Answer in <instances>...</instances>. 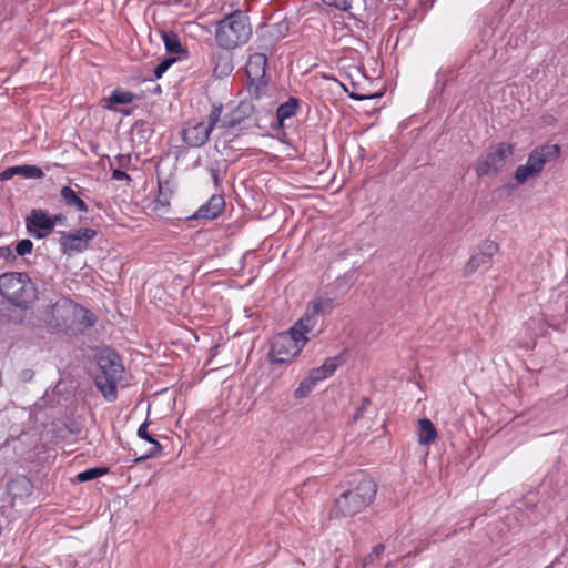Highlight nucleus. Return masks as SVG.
<instances>
[{
	"instance_id": "obj_28",
	"label": "nucleus",
	"mask_w": 568,
	"mask_h": 568,
	"mask_svg": "<svg viewBox=\"0 0 568 568\" xmlns=\"http://www.w3.org/2000/svg\"><path fill=\"white\" fill-rule=\"evenodd\" d=\"M17 174L24 179H42L44 176L43 171L37 165H17Z\"/></svg>"
},
{
	"instance_id": "obj_22",
	"label": "nucleus",
	"mask_w": 568,
	"mask_h": 568,
	"mask_svg": "<svg viewBox=\"0 0 568 568\" xmlns=\"http://www.w3.org/2000/svg\"><path fill=\"white\" fill-rule=\"evenodd\" d=\"M338 366H339L338 357H328L325 359L323 365H321L320 367L313 368L310 373L314 377H316L317 382H320V381L331 377L335 373V371L337 369Z\"/></svg>"
},
{
	"instance_id": "obj_13",
	"label": "nucleus",
	"mask_w": 568,
	"mask_h": 568,
	"mask_svg": "<svg viewBox=\"0 0 568 568\" xmlns=\"http://www.w3.org/2000/svg\"><path fill=\"white\" fill-rule=\"evenodd\" d=\"M26 226L34 237L43 239L53 230V221L47 212L33 209L26 219Z\"/></svg>"
},
{
	"instance_id": "obj_40",
	"label": "nucleus",
	"mask_w": 568,
	"mask_h": 568,
	"mask_svg": "<svg viewBox=\"0 0 568 568\" xmlns=\"http://www.w3.org/2000/svg\"><path fill=\"white\" fill-rule=\"evenodd\" d=\"M212 176H213V180L215 182V184L219 183V175H217V172L215 170H212Z\"/></svg>"
},
{
	"instance_id": "obj_34",
	"label": "nucleus",
	"mask_w": 568,
	"mask_h": 568,
	"mask_svg": "<svg viewBox=\"0 0 568 568\" xmlns=\"http://www.w3.org/2000/svg\"><path fill=\"white\" fill-rule=\"evenodd\" d=\"M112 179L116 180V181H124V180L130 181L131 180L130 175L126 172H124L122 170H118V169L112 172Z\"/></svg>"
},
{
	"instance_id": "obj_41",
	"label": "nucleus",
	"mask_w": 568,
	"mask_h": 568,
	"mask_svg": "<svg viewBox=\"0 0 568 568\" xmlns=\"http://www.w3.org/2000/svg\"><path fill=\"white\" fill-rule=\"evenodd\" d=\"M349 97L353 98L354 100H363L364 99L363 97L354 94V93H351Z\"/></svg>"
},
{
	"instance_id": "obj_16",
	"label": "nucleus",
	"mask_w": 568,
	"mask_h": 568,
	"mask_svg": "<svg viewBox=\"0 0 568 568\" xmlns=\"http://www.w3.org/2000/svg\"><path fill=\"white\" fill-rule=\"evenodd\" d=\"M317 322L318 318L306 310L304 315L291 327V329L300 338H308L307 334L315 329Z\"/></svg>"
},
{
	"instance_id": "obj_38",
	"label": "nucleus",
	"mask_w": 568,
	"mask_h": 568,
	"mask_svg": "<svg viewBox=\"0 0 568 568\" xmlns=\"http://www.w3.org/2000/svg\"><path fill=\"white\" fill-rule=\"evenodd\" d=\"M222 63H223V71L225 73H229V72L232 71V65H231V62L229 60H224V61H222Z\"/></svg>"
},
{
	"instance_id": "obj_11",
	"label": "nucleus",
	"mask_w": 568,
	"mask_h": 568,
	"mask_svg": "<svg viewBox=\"0 0 568 568\" xmlns=\"http://www.w3.org/2000/svg\"><path fill=\"white\" fill-rule=\"evenodd\" d=\"M75 312H83L82 306L70 298L63 297L51 305L44 321L51 329L67 328L73 325V315Z\"/></svg>"
},
{
	"instance_id": "obj_24",
	"label": "nucleus",
	"mask_w": 568,
	"mask_h": 568,
	"mask_svg": "<svg viewBox=\"0 0 568 568\" xmlns=\"http://www.w3.org/2000/svg\"><path fill=\"white\" fill-rule=\"evenodd\" d=\"M172 193H173V189L169 181L159 182V194L156 197V207H169Z\"/></svg>"
},
{
	"instance_id": "obj_30",
	"label": "nucleus",
	"mask_w": 568,
	"mask_h": 568,
	"mask_svg": "<svg viewBox=\"0 0 568 568\" xmlns=\"http://www.w3.org/2000/svg\"><path fill=\"white\" fill-rule=\"evenodd\" d=\"M328 7H334L341 11H349L352 8V0H323Z\"/></svg>"
},
{
	"instance_id": "obj_35",
	"label": "nucleus",
	"mask_w": 568,
	"mask_h": 568,
	"mask_svg": "<svg viewBox=\"0 0 568 568\" xmlns=\"http://www.w3.org/2000/svg\"><path fill=\"white\" fill-rule=\"evenodd\" d=\"M0 258H13V254L10 246H0Z\"/></svg>"
},
{
	"instance_id": "obj_23",
	"label": "nucleus",
	"mask_w": 568,
	"mask_h": 568,
	"mask_svg": "<svg viewBox=\"0 0 568 568\" xmlns=\"http://www.w3.org/2000/svg\"><path fill=\"white\" fill-rule=\"evenodd\" d=\"M300 109V100L291 97L286 102L282 103L276 110V116L281 125L284 121L293 118Z\"/></svg>"
},
{
	"instance_id": "obj_42",
	"label": "nucleus",
	"mask_w": 568,
	"mask_h": 568,
	"mask_svg": "<svg viewBox=\"0 0 568 568\" xmlns=\"http://www.w3.org/2000/svg\"><path fill=\"white\" fill-rule=\"evenodd\" d=\"M219 67H220V64H217V65L214 68V74H217V72H219Z\"/></svg>"
},
{
	"instance_id": "obj_15",
	"label": "nucleus",
	"mask_w": 568,
	"mask_h": 568,
	"mask_svg": "<svg viewBox=\"0 0 568 568\" xmlns=\"http://www.w3.org/2000/svg\"><path fill=\"white\" fill-rule=\"evenodd\" d=\"M225 209L224 196L214 194L206 203L201 205L192 215V219L214 220L222 214Z\"/></svg>"
},
{
	"instance_id": "obj_2",
	"label": "nucleus",
	"mask_w": 568,
	"mask_h": 568,
	"mask_svg": "<svg viewBox=\"0 0 568 568\" xmlns=\"http://www.w3.org/2000/svg\"><path fill=\"white\" fill-rule=\"evenodd\" d=\"M100 373L95 376V386L104 398L113 402L118 396V384L123 379L124 366L120 355L109 348H102L97 354Z\"/></svg>"
},
{
	"instance_id": "obj_21",
	"label": "nucleus",
	"mask_w": 568,
	"mask_h": 568,
	"mask_svg": "<svg viewBox=\"0 0 568 568\" xmlns=\"http://www.w3.org/2000/svg\"><path fill=\"white\" fill-rule=\"evenodd\" d=\"M134 99L135 94L133 92L116 88L104 99L105 108L114 110V104H130Z\"/></svg>"
},
{
	"instance_id": "obj_36",
	"label": "nucleus",
	"mask_w": 568,
	"mask_h": 568,
	"mask_svg": "<svg viewBox=\"0 0 568 568\" xmlns=\"http://www.w3.org/2000/svg\"><path fill=\"white\" fill-rule=\"evenodd\" d=\"M363 402H364V404H363V406H361V407L356 410V413H355V415H354V419H358V418L363 417L364 412H365V409H366V405L371 403L368 398H364V400H363Z\"/></svg>"
},
{
	"instance_id": "obj_20",
	"label": "nucleus",
	"mask_w": 568,
	"mask_h": 568,
	"mask_svg": "<svg viewBox=\"0 0 568 568\" xmlns=\"http://www.w3.org/2000/svg\"><path fill=\"white\" fill-rule=\"evenodd\" d=\"M149 424L146 422L142 423L138 428V436L149 444H151L150 449L144 455L138 457V460H145L148 458L154 457L161 450V444L149 434Z\"/></svg>"
},
{
	"instance_id": "obj_37",
	"label": "nucleus",
	"mask_w": 568,
	"mask_h": 568,
	"mask_svg": "<svg viewBox=\"0 0 568 568\" xmlns=\"http://www.w3.org/2000/svg\"><path fill=\"white\" fill-rule=\"evenodd\" d=\"M51 221H53V227L55 224L60 223L62 224L65 221V216L63 214H57L54 216H51Z\"/></svg>"
},
{
	"instance_id": "obj_18",
	"label": "nucleus",
	"mask_w": 568,
	"mask_h": 568,
	"mask_svg": "<svg viewBox=\"0 0 568 568\" xmlns=\"http://www.w3.org/2000/svg\"><path fill=\"white\" fill-rule=\"evenodd\" d=\"M335 304L331 297H316L307 303L306 310L310 311L317 318L332 313Z\"/></svg>"
},
{
	"instance_id": "obj_14",
	"label": "nucleus",
	"mask_w": 568,
	"mask_h": 568,
	"mask_svg": "<svg viewBox=\"0 0 568 568\" xmlns=\"http://www.w3.org/2000/svg\"><path fill=\"white\" fill-rule=\"evenodd\" d=\"M254 106L251 102L241 101L230 113L221 116L220 128L230 130L242 124L253 113Z\"/></svg>"
},
{
	"instance_id": "obj_19",
	"label": "nucleus",
	"mask_w": 568,
	"mask_h": 568,
	"mask_svg": "<svg viewBox=\"0 0 568 568\" xmlns=\"http://www.w3.org/2000/svg\"><path fill=\"white\" fill-rule=\"evenodd\" d=\"M61 199L68 207H74L78 212L87 213L89 207L87 203L78 196L70 186H63L60 191Z\"/></svg>"
},
{
	"instance_id": "obj_33",
	"label": "nucleus",
	"mask_w": 568,
	"mask_h": 568,
	"mask_svg": "<svg viewBox=\"0 0 568 568\" xmlns=\"http://www.w3.org/2000/svg\"><path fill=\"white\" fill-rule=\"evenodd\" d=\"M17 166H10V168H7L6 170H3L1 173H0V180L2 181H7V180H10L12 179L14 175H18L17 174Z\"/></svg>"
},
{
	"instance_id": "obj_1",
	"label": "nucleus",
	"mask_w": 568,
	"mask_h": 568,
	"mask_svg": "<svg viewBox=\"0 0 568 568\" xmlns=\"http://www.w3.org/2000/svg\"><path fill=\"white\" fill-rule=\"evenodd\" d=\"M376 493L377 485L367 474H353L347 480V488L335 499L331 517H352L363 511L374 501Z\"/></svg>"
},
{
	"instance_id": "obj_10",
	"label": "nucleus",
	"mask_w": 568,
	"mask_h": 568,
	"mask_svg": "<svg viewBox=\"0 0 568 568\" xmlns=\"http://www.w3.org/2000/svg\"><path fill=\"white\" fill-rule=\"evenodd\" d=\"M499 252V244L493 240H485L474 250L462 270L464 277H469L479 270H487L494 256Z\"/></svg>"
},
{
	"instance_id": "obj_31",
	"label": "nucleus",
	"mask_w": 568,
	"mask_h": 568,
	"mask_svg": "<svg viewBox=\"0 0 568 568\" xmlns=\"http://www.w3.org/2000/svg\"><path fill=\"white\" fill-rule=\"evenodd\" d=\"M32 248H33V243L28 239L19 241L16 246V251H17L18 255H20V256L30 254L32 252Z\"/></svg>"
},
{
	"instance_id": "obj_29",
	"label": "nucleus",
	"mask_w": 568,
	"mask_h": 568,
	"mask_svg": "<svg viewBox=\"0 0 568 568\" xmlns=\"http://www.w3.org/2000/svg\"><path fill=\"white\" fill-rule=\"evenodd\" d=\"M83 312H75L73 315V323L79 322L85 326H92L95 323V316L87 308L82 307Z\"/></svg>"
},
{
	"instance_id": "obj_7",
	"label": "nucleus",
	"mask_w": 568,
	"mask_h": 568,
	"mask_svg": "<svg viewBox=\"0 0 568 568\" xmlns=\"http://www.w3.org/2000/svg\"><path fill=\"white\" fill-rule=\"evenodd\" d=\"M308 338H300L290 328L273 337L268 357L272 363L284 364L300 355Z\"/></svg>"
},
{
	"instance_id": "obj_12",
	"label": "nucleus",
	"mask_w": 568,
	"mask_h": 568,
	"mask_svg": "<svg viewBox=\"0 0 568 568\" xmlns=\"http://www.w3.org/2000/svg\"><path fill=\"white\" fill-rule=\"evenodd\" d=\"M97 236V231L90 227L78 229L74 232H61L60 245L63 254L72 255L89 248L90 242Z\"/></svg>"
},
{
	"instance_id": "obj_26",
	"label": "nucleus",
	"mask_w": 568,
	"mask_h": 568,
	"mask_svg": "<svg viewBox=\"0 0 568 568\" xmlns=\"http://www.w3.org/2000/svg\"><path fill=\"white\" fill-rule=\"evenodd\" d=\"M110 469L108 467H94L85 469L77 475V480L79 483H85L93 480L95 478L102 477L109 474Z\"/></svg>"
},
{
	"instance_id": "obj_39",
	"label": "nucleus",
	"mask_w": 568,
	"mask_h": 568,
	"mask_svg": "<svg viewBox=\"0 0 568 568\" xmlns=\"http://www.w3.org/2000/svg\"><path fill=\"white\" fill-rule=\"evenodd\" d=\"M384 549H385L384 545L379 544V545H377V546L374 548L373 554H374L375 556H379V555L384 551Z\"/></svg>"
},
{
	"instance_id": "obj_3",
	"label": "nucleus",
	"mask_w": 568,
	"mask_h": 568,
	"mask_svg": "<svg viewBox=\"0 0 568 568\" xmlns=\"http://www.w3.org/2000/svg\"><path fill=\"white\" fill-rule=\"evenodd\" d=\"M251 34L248 18L241 10L231 12L215 26V40L223 49H234L246 43Z\"/></svg>"
},
{
	"instance_id": "obj_5",
	"label": "nucleus",
	"mask_w": 568,
	"mask_h": 568,
	"mask_svg": "<svg viewBox=\"0 0 568 568\" xmlns=\"http://www.w3.org/2000/svg\"><path fill=\"white\" fill-rule=\"evenodd\" d=\"M560 155L558 144H542L535 148L529 154L527 162L517 166L514 179L518 184H524L530 179L541 174L545 165Z\"/></svg>"
},
{
	"instance_id": "obj_17",
	"label": "nucleus",
	"mask_w": 568,
	"mask_h": 568,
	"mask_svg": "<svg viewBox=\"0 0 568 568\" xmlns=\"http://www.w3.org/2000/svg\"><path fill=\"white\" fill-rule=\"evenodd\" d=\"M438 436L437 429L433 422L428 418L418 420L417 440L423 446H429Z\"/></svg>"
},
{
	"instance_id": "obj_8",
	"label": "nucleus",
	"mask_w": 568,
	"mask_h": 568,
	"mask_svg": "<svg viewBox=\"0 0 568 568\" xmlns=\"http://www.w3.org/2000/svg\"><path fill=\"white\" fill-rule=\"evenodd\" d=\"M266 65L267 58L264 53L251 54L245 64L247 91L254 99H258L267 87Z\"/></svg>"
},
{
	"instance_id": "obj_9",
	"label": "nucleus",
	"mask_w": 568,
	"mask_h": 568,
	"mask_svg": "<svg viewBox=\"0 0 568 568\" xmlns=\"http://www.w3.org/2000/svg\"><path fill=\"white\" fill-rule=\"evenodd\" d=\"M514 149V144L504 142L491 145L486 156L475 168L477 176L497 175L501 172Z\"/></svg>"
},
{
	"instance_id": "obj_27",
	"label": "nucleus",
	"mask_w": 568,
	"mask_h": 568,
	"mask_svg": "<svg viewBox=\"0 0 568 568\" xmlns=\"http://www.w3.org/2000/svg\"><path fill=\"white\" fill-rule=\"evenodd\" d=\"M318 382L316 381V377H314L311 373L308 374V376L306 378H304L298 387L295 389L294 392V395L296 398H304L306 396H308V394L312 392V389L314 388V386L317 384Z\"/></svg>"
},
{
	"instance_id": "obj_25",
	"label": "nucleus",
	"mask_w": 568,
	"mask_h": 568,
	"mask_svg": "<svg viewBox=\"0 0 568 568\" xmlns=\"http://www.w3.org/2000/svg\"><path fill=\"white\" fill-rule=\"evenodd\" d=\"M162 40L165 45V49L170 53H181L183 52V47L181 44L180 38L174 32H163L162 33Z\"/></svg>"
},
{
	"instance_id": "obj_6",
	"label": "nucleus",
	"mask_w": 568,
	"mask_h": 568,
	"mask_svg": "<svg viewBox=\"0 0 568 568\" xmlns=\"http://www.w3.org/2000/svg\"><path fill=\"white\" fill-rule=\"evenodd\" d=\"M223 105L214 103L207 115V122L200 120H189L183 130L182 139L191 148H200L204 145L216 124L221 120Z\"/></svg>"
},
{
	"instance_id": "obj_32",
	"label": "nucleus",
	"mask_w": 568,
	"mask_h": 568,
	"mask_svg": "<svg viewBox=\"0 0 568 568\" xmlns=\"http://www.w3.org/2000/svg\"><path fill=\"white\" fill-rule=\"evenodd\" d=\"M173 61V59H165L162 62H160L154 69V77L156 79H160L163 75V73L166 72V70L171 67Z\"/></svg>"
},
{
	"instance_id": "obj_4",
	"label": "nucleus",
	"mask_w": 568,
	"mask_h": 568,
	"mask_svg": "<svg viewBox=\"0 0 568 568\" xmlns=\"http://www.w3.org/2000/svg\"><path fill=\"white\" fill-rule=\"evenodd\" d=\"M0 294L11 304L27 308L36 298V287L26 273L8 272L0 275Z\"/></svg>"
}]
</instances>
